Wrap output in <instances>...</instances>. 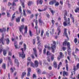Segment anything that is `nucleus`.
<instances>
[{
	"mask_svg": "<svg viewBox=\"0 0 79 79\" xmlns=\"http://www.w3.org/2000/svg\"><path fill=\"white\" fill-rule=\"evenodd\" d=\"M71 44L69 43V42H67V41H64L63 43V46H67L68 47V50L67 51L68 52V54L69 55H71V48H70V46H71Z\"/></svg>",
	"mask_w": 79,
	"mask_h": 79,
	"instance_id": "f257e3e1",
	"label": "nucleus"
},
{
	"mask_svg": "<svg viewBox=\"0 0 79 79\" xmlns=\"http://www.w3.org/2000/svg\"><path fill=\"white\" fill-rule=\"evenodd\" d=\"M31 66H32L33 68H34V66L36 67L39 66V62L37 60H35V65L32 62H30Z\"/></svg>",
	"mask_w": 79,
	"mask_h": 79,
	"instance_id": "f03ea898",
	"label": "nucleus"
},
{
	"mask_svg": "<svg viewBox=\"0 0 79 79\" xmlns=\"http://www.w3.org/2000/svg\"><path fill=\"white\" fill-rule=\"evenodd\" d=\"M53 44H52L51 49L52 50V53H55V50L56 49V42L55 41H53Z\"/></svg>",
	"mask_w": 79,
	"mask_h": 79,
	"instance_id": "7ed1b4c3",
	"label": "nucleus"
},
{
	"mask_svg": "<svg viewBox=\"0 0 79 79\" xmlns=\"http://www.w3.org/2000/svg\"><path fill=\"white\" fill-rule=\"evenodd\" d=\"M21 50L22 51V53L19 54V55L20 56L22 57V58L23 59V58H25L26 55L24 53V51L23 50V48H22Z\"/></svg>",
	"mask_w": 79,
	"mask_h": 79,
	"instance_id": "20e7f679",
	"label": "nucleus"
},
{
	"mask_svg": "<svg viewBox=\"0 0 79 79\" xmlns=\"http://www.w3.org/2000/svg\"><path fill=\"white\" fill-rule=\"evenodd\" d=\"M24 25H21L20 27H19V30L21 33H23V30L24 29Z\"/></svg>",
	"mask_w": 79,
	"mask_h": 79,
	"instance_id": "39448f33",
	"label": "nucleus"
},
{
	"mask_svg": "<svg viewBox=\"0 0 79 79\" xmlns=\"http://www.w3.org/2000/svg\"><path fill=\"white\" fill-rule=\"evenodd\" d=\"M3 39H4V34H3L2 35V37L1 39L0 40V43H2L3 45H4L3 42Z\"/></svg>",
	"mask_w": 79,
	"mask_h": 79,
	"instance_id": "423d86ee",
	"label": "nucleus"
},
{
	"mask_svg": "<svg viewBox=\"0 0 79 79\" xmlns=\"http://www.w3.org/2000/svg\"><path fill=\"white\" fill-rule=\"evenodd\" d=\"M27 71V76H31L30 73H31V69L30 68H28Z\"/></svg>",
	"mask_w": 79,
	"mask_h": 79,
	"instance_id": "0eeeda50",
	"label": "nucleus"
},
{
	"mask_svg": "<svg viewBox=\"0 0 79 79\" xmlns=\"http://www.w3.org/2000/svg\"><path fill=\"white\" fill-rule=\"evenodd\" d=\"M64 34L67 38V39H69V38H68V34H67V31H66V28H65L64 29Z\"/></svg>",
	"mask_w": 79,
	"mask_h": 79,
	"instance_id": "6e6552de",
	"label": "nucleus"
},
{
	"mask_svg": "<svg viewBox=\"0 0 79 79\" xmlns=\"http://www.w3.org/2000/svg\"><path fill=\"white\" fill-rule=\"evenodd\" d=\"M36 2L37 5H39V3L40 5H42V3H43V1L42 0H37Z\"/></svg>",
	"mask_w": 79,
	"mask_h": 79,
	"instance_id": "1a4fd4ad",
	"label": "nucleus"
},
{
	"mask_svg": "<svg viewBox=\"0 0 79 79\" xmlns=\"http://www.w3.org/2000/svg\"><path fill=\"white\" fill-rule=\"evenodd\" d=\"M39 22L40 23V25L41 26H42V24H43V25L44 24V23L43 22V21H42L40 19H39Z\"/></svg>",
	"mask_w": 79,
	"mask_h": 79,
	"instance_id": "9d476101",
	"label": "nucleus"
},
{
	"mask_svg": "<svg viewBox=\"0 0 79 79\" xmlns=\"http://www.w3.org/2000/svg\"><path fill=\"white\" fill-rule=\"evenodd\" d=\"M15 64H17V66H19V62L18 60L16 59H15Z\"/></svg>",
	"mask_w": 79,
	"mask_h": 79,
	"instance_id": "9b49d317",
	"label": "nucleus"
},
{
	"mask_svg": "<svg viewBox=\"0 0 79 79\" xmlns=\"http://www.w3.org/2000/svg\"><path fill=\"white\" fill-rule=\"evenodd\" d=\"M21 19V17H18L16 19V22L17 23H19L20 22V19Z\"/></svg>",
	"mask_w": 79,
	"mask_h": 79,
	"instance_id": "f8f14e48",
	"label": "nucleus"
},
{
	"mask_svg": "<svg viewBox=\"0 0 79 79\" xmlns=\"http://www.w3.org/2000/svg\"><path fill=\"white\" fill-rule=\"evenodd\" d=\"M78 5L79 6V2H78L77 3ZM75 11L76 13H77V11H79V7L77 8L75 10Z\"/></svg>",
	"mask_w": 79,
	"mask_h": 79,
	"instance_id": "ddd939ff",
	"label": "nucleus"
},
{
	"mask_svg": "<svg viewBox=\"0 0 79 79\" xmlns=\"http://www.w3.org/2000/svg\"><path fill=\"white\" fill-rule=\"evenodd\" d=\"M6 44L7 45H8L10 44V39L9 38H7L6 39Z\"/></svg>",
	"mask_w": 79,
	"mask_h": 79,
	"instance_id": "4468645a",
	"label": "nucleus"
},
{
	"mask_svg": "<svg viewBox=\"0 0 79 79\" xmlns=\"http://www.w3.org/2000/svg\"><path fill=\"white\" fill-rule=\"evenodd\" d=\"M57 31L58 32V35H59L60 34V33H61V30L60 29V27H58V28L57 29Z\"/></svg>",
	"mask_w": 79,
	"mask_h": 79,
	"instance_id": "2eb2a0df",
	"label": "nucleus"
},
{
	"mask_svg": "<svg viewBox=\"0 0 79 79\" xmlns=\"http://www.w3.org/2000/svg\"><path fill=\"white\" fill-rule=\"evenodd\" d=\"M25 75H26V73L25 72H23L21 75L22 79H23V78H24Z\"/></svg>",
	"mask_w": 79,
	"mask_h": 79,
	"instance_id": "dca6fc26",
	"label": "nucleus"
},
{
	"mask_svg": "<svg viewBox=\"0 0 79 79\" xmlns=\"http://www.w3.org/2000/svg\"><path fill=\"white\" fill-rule=\"evenodd\" d=\"M27 60H28V61L27 63V66H28L29 64V63L31 62V58L30 57L28 58Z\"/></svg>",
	"mask_w": 79,
	"mask_h": 79,
	"instance_id": "f3484780",
	"label": "nucleus"
},
{
	"mask_svg": "<svg viewBox=\"0 0 79 79\" xmlns=\"http://www.w3.org/2000/svg\"><path fill=\"white\" fill-rule=\"evenodd\" d=\"M6 31V29L5 28H3L2 29H0V31L1 32H5Z\"/></svg>",
	"mask_w": 79,
	"mask_h": 79,
	"instance_id": "a211bd4d",
	"label": "nucleus"
},
{
	"mask_svg": "<svg viewBox=\"0 0 79 79\" xmlns=\"http://www.w3.org/2000/svg\"><path fill=\"white\" fill-rule=\"evenodd\" d=\"M10 65H11V66H12L13 65V62L11 61L10 62H8L7 63V66H10Z\"/></svg>",
	"mask_w": 79,
	"mask_h": 79,
	"instance_id": "6ab92c4d",
	"label": "nucleus"
},
{
	"mask_svg": "<svg viewBox=\"0 0 79 79\" xmlns=\"http://www.w3.org/2000/svg\"><path fill=\"white\" fill-rule=\"evenodd\" d=\"M53 65L54 68H57V64L56 62H53Z\"/></svg>",
	"mask_w": 79,
	"mask_h": 79,
	"instance_id": "aec40b11",
	"label": "nucleus"
},
{
	"mask_svg": "<svg viewBox=\"0 0 79 79\" xmlns=\"http://www.w3.org/2000/svg\"><path fill=\"white\" fill-rule=\"evenodd\" d=\"M2 67L3 69H6V64H2Z\"/></svg>",
	"mask_w": 79,
	"mask_h": 79,
	"instance_id": "412c9836",
	"label": "nucleus"
},
{
	"mask_svg": "<svg viewBox=\"0 0 79 79\" xmlns=\"http://www.w3.org/2000/svg\"><path fill=\"white\" fill-rule=\"evenodd\" d=\"M15 13H14L12 16V18L11 19V21H12L13 20H14V18H15V17H16V16H15Z\"/></svg>",
	"mask_w": 79,
	"mask_h": 79,
	"instance_id": "4be33fe9",
	"label": "nucleus"
},
{
	"mask_svg": "<svg viewBox=\"0 0 79 79\" xmlns=\"http://www.w3.org/2000/svg\"><path fill=\"white\" fill-rule=\"evenodd\" d=\"M68 22H67V25L68 26H70V19L69 18H68Z\"/></svg>",
	"mask_w": 79,
	"mask_h": 79,
	"instance_id": "5701e85b",
	"label": "nucleus"
},
{
	"mask_svg": "<svg viewBox=\"0 0 79 79\" xmlns=\"http://www.w3.org/2000/svg\"><path fill=\"white\" fill-rule=\"evenodd\" d=\"M23 16L25 17L27 15H26V11H25V10H23Z\"/></svg>",
	"mask_w": 79,
	"mask_h": 79,
	"instance_id": "b1692460",
	"label": "nucleus"
},
{
	"mask_svg": "<svg viewBox=\"0 0 79 79\" xmlns=\"http://www.w3.org/2000/svg\"><path fill=\"white\" fill-rule=\"evenodd\" d=\"M33 50L34 52V53H37V50H36V48H33Z\"/></svg>",
	"mask_w": 79,
	"mask_h": 79,
	"instance_id": "393cba45",
	"label": "nucleus"
},
{
	"mask_svg": "<svg viewBox=\"0 0 79 79\" xmlns=\"http://www.w3.org/2000/svg\"><path fill=\"white\" fill-rule=\"evenodd\" d=\"M38 43H37V44H38V46H40L41 45V43H40V40H38Z\"/></svg>",
	"mask_w": 79,
	"mask_h": 79,
	"instance_id": "a878e982",
	"label": "nucleus"
},
{
	"mask_svg": "<svg viewBox=\"0 0 79 79\" xmlns=\"http://www.w3.org/2000/svg\"><path fill=\"white\" fill-rule=\"evenodd\" d=\"M11 5H12V6H16V3H15V2L13 1V3L11 4Z\"/></svg>",
	"mask_w": 79,
	"mask_h": 79,
	"instance_id": "bb28decb",
	"label": "nucleus"
},
{
	"mask_svg": "<svg viewBox=\"0 0 79 79\" xmlns=\"http://www.w3.org/2000/svg\"><path fill=\"white\" fill-rule=\"evenodd\" d=\"M29 34L31 37H32V32H31V30H29Z\"/></svg>",
	"mask_w": 79,
	"mask_h": 79,
	"instance_id": "cd10ccee",
	"label": "nucleus"
},
{
	"mask_svg": "<svg viewBox=\"0 0 79 79\" xmlns=\"http://www.w3.org/2000/svg\"><path fill=\"white\" fill-rule=\"evenodd\" d=\"M23 46L24 48V51H26V44H24Z\"/></svg>",
	"mask_w": 79,
	"mask_h": 79,
	"instance_id": "c85d7f7f",
	"label": "nucleus"
},
{
	"mask_svg": "<svg viewBox=\"0 0 79 79\" xmlns=\"http://www.w3.org/2000/svg\"><path fill=\"white\" fill-rule=\"evenodd\" d=\"M32 43L33 45H35V39L33 40Z\"/></svg>",
	"mask_w": 79,
	"mask_h": 79,
	"instance_id": "c756f323",
	"label": "nucleus"
},
{
	"mask_svg": "<svg viewBox=\"0 0 79 79\" xmlns=\"http://www.w3.org/2000/svg\"><path fill=\"white\" fill-rule=\"evenodd\" d=\"M44 30H41V36L42 37L43 36V34H44Z\"/></svg>",
	"mask_w": 79,
	"mask_h": 79,
	"instance_id": "7c9ffc66",
	"label": "nucleus"
},
{
	"mask_svg": "<svg viewBox=\"0 0 79 79\" xmlns=\"http://www.w3.org/2000/svg\"><path fill=\"white\" fill-rule=\"evenodd\" d=\"M66 69L67 71H68V64H66Z\"/></svg>",
	"mask_w": 79,
	"mask_h": 79,
	"instance_id": "2f4dec72",
	"label": "nucleus"
},
{
	"mask_svg": "<svg viewBox=\"0 0 79 79\" xmlns=\"http://www.w3.org/2000/svg\"><path fill=\"white\" fill-rule=\"evenodd\" d=\"M3 55H4V56H5L6 55V50H3Z\"/></svg>",
	"mask_w": 79,
	"mask_h": 79,
	"instance_id": "473e14b6",
	"label": "nucleus"
},
{
	"mask_svg": "<svg viewBox=\"0 0 79 79\" xmlns=\"http://www.w3.org/2000/svg\"><path fill=\"white\" fill-rule=\"evenodd\" d=\"M19 10L20 12L21 13V12H22V10H21V7L20 6H19Z\"/></svg>",
	"mask_w": 79,
	"mask_h": 79,
	"instance_id": "72a5a7b5",
	"label": "nucleus"
},
{
	"mask_svg": "<svg viewBox=\"0 0 79 79\" xmlns=\"http://www.w3.org/2000/svg\"><path fill=\"white\" fill-rule=\"evenodd\" d=\"M64 26H67V23H66V22H64L63 23Z\"/></svg>",
	"mask_w": 79,
	"mask_h": 79,
	"instance_id": "f704fd0d",
	"label": "nucleus"
},
{
	"mask_svg": "<svg viewBox=\"0 0 79 79\" xmlns=\"http://www.w3.org/2000/svg\"><path fill=\"white\" fill-rule=\"evenodd\" d=\"M34 54H32L31 55V57L32 58V59H34L35 58V56H34Z\"/></svg>",
	"mask_w": 79,
	"mask_h": 79,
	"instance_id": "c9c22d12",
	"label": "nucleus"
},
{
	"mask_svg": "<svg viewBox=\"0 0 79 79\" xmlns=\"http://www.w3.org/2000/svg\"><path fill=\"white\" fill-rule=\"evenodd\" d=\"M47 55H51V53H50L49 51H47L46 54Z\"/></svg>",
	"mask_w": 79,
	"mask_h": 79,
	"instance_id": "e433bc0d",
	"label": "nucleus"
},
{
	"mask_svg": "<svg viewBox=\"0 0 79 79\" xmlns=\"http://www.w3.org/2000/svg\"><path fill=\"white\" fill-rule=\"evenodd\" d=\"M53 76V73H51V75H50V74H49L48 76V78H49V77H50V76Z\"/></svg>",
	"mask_w": 79,
	"mask_h": 79,
	"instance_id": "4c0bfd02",
	"label": "nucleus"
},
{
	"mask_svg": "<svg viewBox=\"0 0 79 79\" xmlns=\"http://www.w3.org/2000/svg\"><path fill=\"white\" fill-rule=\"evenodd\" d=\"M36 70H37L38 73H40V70L39 69H36Z\"/></svg>",
	"mask_w": 79,
	"mask_h": 79,
	"instance_id": "58836bf2",
	"label": "nucleus"
},
{
	"mask_svg": "<svg viewBox=\"0 0 79 79\" xmlns=\"http://www.w3.org/2000/svg\"><path fill=\"white\" fill-rule=\"evenodd\" d=\"M47 60L48 61V62H50L51 61L50 59V57H49V56H48L47 57Z\"/></svg>",
	"mask_w": 79,
	"mask_h": 79,
	"instance_id": "ea45409f",
	"label": "nucleus"
},
{
	"mask_svg": "<svg viewBox=\"0 0 79 79\" xmlns=\"http://www.w3.org/2000/svg\"><path fill=\"white\" fill-rule=\"evenodd\" d=\"M74 41L75 44H76L77 42V38H75Z\"/></svg>",
	"mask_w": 79,
	"mask_h": 79,
	"instance_id": "a19ab883",
	"label": "nucleus"
},
{
	"mask_svg": "<svg viewBox=\"0 0 79 79\" xmlns=\"http://www.w3.org/2000/svg\"><path fill=\"white\" fill-rule=\"evenodd\" d=\"M59 5V2H57L55 4V6H58Z\"/></svg>",
	"mask_w": 79,
	"mask_h": 79,
	"instance_id": "79ce46f5",
	"label": "nucleus"
},
{
	"mask_svg": "<svg viewBox=\"0 0 79 79\" xmlns=\"http://www.w3.org/2000/svg\"><path fill=\"white\" fill-rule=\"evenodd\" d=\"M49 5H53V3L52 1H50V2H49Z\"/></svg>",
	"mask_w": 79,
	"mask_h": 79,
	"instance_id": "37998d69",
	"label": "nucleus"
},
{
	"mask_svg": "<svg viewBox=\"0 0 79 79\" xmlns=\"http://www.w3.org/2000/svg\"><path fill=\"white\" fill-rule=\"evenodd\" d=\"M27 12L28 13H29V14H31V11L28 10H27Z\"/></svg>",
	"mask_w": 79,
	"mask_h": 79,
	"instance_id": "c03bdc74",
	"label": "nucleus"
},
{
	"mask_svg": "<svg viewBox=\"0 0 79 79\" xmlns=\"http://www.w3.org/2000/svg\"><path fill=\"white\" fill-rule=\"evenodd\" d=\"M60 57H62L63 56V53L61 52H60Z\"/></svg>",
	"mask_w": 79,
	"mask_h": 79,
	"instance_id": "a18cd8bd",
	"label": "nucleus"
},
{
	"mask_svg": "<svg viewBox=\"0 0 79 79\" xmlns=\"http://www.w3.org/2000/svg\"><path fill=\"white\" fill-rule=\"evenodd\" d=\"M52 1L53 4H54V3H56V0H52Z\"/></svg>",
	"mask_w": 79,
	"mask_h": 79,
	"instance_id": "49530a36",
	"label": "nucleus"
},
{
	"mask_svg": "<svg viewBox=\"0 0 79 79\" xmlns=\"http://www.w3.org/2000/svg\"><path fill=\"white\" fill-rule=\"evenodd\" d=\"M46 35H48V37H49V33L48 31H46Z\"/></svg>",
	"mask_w": 79,
	"mask_h": 79,
	"instance_id": "de8ad7c7",
	"label": "nucleus"
},
{
	"mask_svg": "<svg viewBox=\"0 0 79 79\" xmlns=\"http://www.w3.org/2000/svg\"><path fill=\"white\" fill-rule=\"evenodd\" d=\"M46 50H47L46 49H44L43 50V53L44 54H45V53H46Z\"/></svg>",
	"mask_w": 79,
	"mask_h": 79,
	"instance_id": "09e8293b",
	"label": "nucleus"
},
{
	"mask_svg": "<svg viewBox=\"0 0 79 79\" xmlns=\"http://www.w3.org/2000/svg\"><path fill=\"white\" fill-rule=\"evenodd\" d=\"M62 58L61 57H60V56H58L57 57V59L58 60H60V59H61V58Z\"/></svg>",
	"mask_w": 79,
	"mask_h": 79,
	"instance_id": "8fccbe9b",
	"label": "nucleus"
},
{
	"mask_svg": "<svg viewBox=\"0 0 79 79\" xmlns=\"http://www.w3.org/2000/svg\"><path fill=\"white\" fill-rule=\"evenodd\" d=\"M66 48L64 47H63L62 48V50L63 51H65L66 50Z\"/></svg>",
	"mask_w": 79,
	"mask_h": 79,
	"instance_id": "3c124183",
	"label": "nucleus"
},
{
	"mask_svg": "<svg viewBox=\"0 0 79 79\" xmlns=\"http://www.w3.org/2000/svg\"><path fill=\"white\" fill-rule=\"evenodd\" d=\"M52 24L53 25H54V24H55V21L54 20H52Z\"/></svg>",
	"mask_w": 79,
	"mask_h": 79,
	"instance_id": "603ef678",
	"label": "nucleus"
},
{
	"mask_svg": "<svg viewBox=\"0 0 79 79\" xmlns=\"http://www.w3.org/2000/svg\"><path fill=\"white\" fill-rule=\"evenodd\" d=\"M31 3H32L31 1H29V2H28V6H31Z\"/></svg>",
	"mask_w": 79,
	"mask_h": 79,
	"instance_id": "864d4df0",
	"label": "nucleus"
},
{
	"mask_svg": "<svg viewBox=\"0 0 79 79\" xmlns=\"http://www.w3.org/2000/svg\"><path fill=\"white\" fill-rule=\"evenodd\" d=\"M52 34H54V31H55V29H54V28H53L52 29Z\"/></svg>",
	"mask_w": 79,
	"mask_h": 79,
	"instance_id": "5fc2aeb1",
	"label": "nucleus"
},
{
	"mask_svg": "<svg viewBox=\"0 0 79 79\" xmlns=\"http://www.w3.org/2000/svg\"><path fill=\"white\" fill-rule=\"evenodd\" d=\"M51 61H53V60H54V57H53V56H51Z\"/></svg>",
	"mask_w": 79,
	"mask_h": 79,
	"instance_id": "6e6d98bb",
	"label": "nucleus"
},
{
	"mask_svg": "<svg viewBox=\"0 0 79 79\" xmlns=\"http://www.w3.org/2000/svg\"><path fill=\"white\" fill-rule=\"evenodd\" d=\"M34 17V14H31V15L30 16V18L32 19L33 17Z\"/></svg>",
	"mask_w": 79,
	"mask_h": 79,
	"instance_id": "4d7b16f0",
	"label": "nucleus"
},
{
	"mask_svg": "<svg viewBox=\"0 0 79 79\" xmlns=\"http://www.w3.org/2000/svg\"><path fill=\"white\" fill-rule=\"evenodd\" d=\"M78 51H79L78 49L77 48H76L75 53H77V52H78Z\"/></svg>",
	"mask_w": 79,
	"mask_h": 79,
	"instance_id": "13d9d810",
	"label": "nucleus"
},
{
	"mask_svg": "<svg viewBox=\"0 0 79 79\" xmlns=\"http://www.w3.org/2000/svg\"><path fill=\"white\" fill-rule=\"evenodd\" d=\"M10 72H11V73H13V72H14V70H13V68H11L10 69Z\"/></svg>",
	"mask_w": 79,
	"mask_h": 79,
	"instance_id": "bf43d9fd",
	"label": "nucleus"
},
{
	"mask_svg": "<svg viewBox=\"0 0 79 79\" xmlns=\"http://www.w3.org/2000/svg\"><path fill=\"white\" fill-rule=\"evenodd\" d=\"M51 13L52 15H54V12L53 11V10H51Z\"/></svg>",
	"mask_w": 79,
	"mask_h": 79,
	"instance_id": "052dcab7",
	"label": "nucleus"
},
{
	"mask_svg": "<svg viewBox=\"0 0 79 79\" xmlns=\"http://www.w3.org/2000/svg\"><path fill=\"white\" fill-rule=\"evenodd\" d=\"M64 19L65 21H67V18L66 17V16H64Z\"/></svg>",
	"mask_w": 79,
	"mask_h": 79,
	"instance_id": "680f3d73",
	"label": "nucleus"
},
{
	"mask_svg": "<svg viewBox=\"0 0 79 79\" xmlns=\"http://www.w3.org/2000/svg\"><path fill=\"white\" fill-rule=\"evenodd\" d=\"M34 55H35V57L37 58V53H34Z\"/></svg>",
	"mask_w": 79,
	"mask_h": 79,
	"instance_id": "e2e57ef3",
	"label": "nucleus"
},
{
	"mask_svg": "<svg viewBox=\"0 0 79 79\" xmlns=\"http://www.w3.org/2000/svg\"><path fill=\"white\" fill-rule=\"evenodd\" d=\"M15 48H18V44H15Z\"/></svg>",
	"mask_w": 79,
	"mask_h": 79,
	"instance_id": "0e129e2a",
	"label": "nucleus"
},
{
	"mask_svg": "<svg viewBox=\"0 0 79 79\" xmlns=\"http://www.w3.org/2000/svg\"><path fill=\"white\" fill-rule=\"evenodd\" d=\"M64 16H67V12H65Z\"/></svg>",
	"mask_w": 79,
	"mask_h": 79,
	"instance_id": "69168bd1",
	"label": "nucleus"
},
{
	"mask_svg": "<svg viewBox=\"0 0 79 79\" xmlns=\"http://www.w3.org/2000/svg\"><path fill=\"white\" fill-rule=\"evenodd\" d=\"M37 40H39L40 39V37L39 36H37Z\"/></svg>",
	"mask_w": 79,
	"mask_h": 79,
	"instance_id": "338daca9",
	"label": "nucleus"
},
{
	"mask_svg": "<svg viewBox=\"0 0 79 79\" xmlns=\"http://www.w3.org/2000/svg\"><path fill=\"white\" fill-rule=\"evenodd\" d=\"M7 17H10V13H7Z\"/></svg>",
	"mask_w": 79,
	"mask_h": 79,
	"instance_id": "774afa93",
	"label": "nucleus"
}]
</instances>
